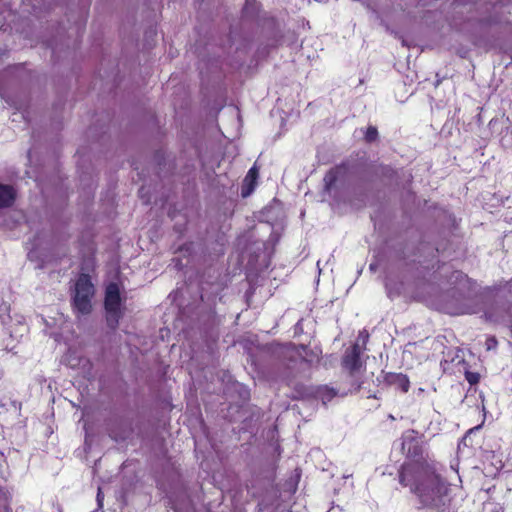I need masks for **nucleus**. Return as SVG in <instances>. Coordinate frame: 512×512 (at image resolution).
Segmentation results:
<instances>
[{"label":"nucleus","mask_w":512,"mask_h":512,"mask_svg":"<svg viewBox=\"0 0 512 512\" xmlns=\"http://www.w3.org/2000/svg\"><path fill=\"white\" fill-rule=\"evenodd\" d=\"M320 390L325 391V395L324 396L328 400L332 399L336 395L335 390L333 388H328L327 386L320 388Z\"/></svg>","instance_id":"14"},{"label":"nucleus","mask_w":512,"mask_h":512,"mask_svg":"<svg viewBox=\"0 0 512 512\" xmlns=\"http://www.w3.org/2000/svg\"><path fill=\"white\" fill-rule=\"evenodd\" d=\"M287 385L289 387H292L295 392V394L293 395V399H303V398L309 396V394H310L309 388L307 386H305L304 384L296 383L294 385L292 381H289L287 383Z\"/></svg>","instance_id":"9"},{"label":"nucleus","mask_w":512,"mask_h":512,"mask_svg":"<svg viewBox=\"0 0 512 512\" xmlns=\"http://www.w3.org/2000/svg\"><path fill=\"white\" fill-rule=\"evenodd\" d=\"M290 348L293 353H295L297 355H301V351H305L307 349V346L303 345V344H300V345L291 344Z\"/></svg>","instance_id":"13"},{"label":"nucleus","mask_w":512,"mask_h":512,"mask_svg":"<svg viewBox=\"0 0 512 512\" xmlns=\"http://www.w3.org/2000/svg\"><path fill=\"white\" fill-rule=\"evenodd\" d=\"M103 499H104V496L102 494L101 489L99 488L98 493H97V503H98V506L100 509L103 507Z\"/></svg>","instance_id":"18"},{"label":"nucleus","mask_w":512,"mask_h":512,"mask_svg":"<svg viewBox=\"0 0 512 512\" xmlns=\"http://www.w3.org/2000/svg\"><path fill=\"white\" fill-rule=\"evenodd\" d=\"M402 450L408 459L398 470V480L408 487L423 508L439 509L446 505L449 486L432 463L422 458L423 446L415 436L403 439Z\"/></svg>","instance_id":"1"},{"label":"nucleus","mask_w":512,"mask_h":512,"mask_svg":"<svg viewBox=\"0 0 512 512\" xmlns=\"http://www.w3.org/2000/svg\"><path fill=\"white\" fill-rule=\"evenodd\" d=\"M349 163L344 161L327 171L324 176V186L327 191H330L339 180V178L344 177L349 171Z\"/></svg>","instance_id":"5"},{"label":"nucleus","mask_w":512,"mask_h":512,"mask_svg":"<svg viewBox=\"0 0 512 512\" xmlns=\"http://www.w3.org/2000/svg\"><path fill=\"white\" fill-rule=\"evenodd\" d=\"M258 5L257 0H246L243 8V12L246 13L250 7H256Z\"/></svg>","instance_id":"15"},{"label":"nucleus","mask_w":512,"mask_h":512,"mask_svg":"<svg viewBox=\"0 0 512 512\" xmlns=\"http://www.w3.org/2000/svg\"><path fill=\"white\" fill-rule=\"evenodd\" d=\"M15 200V191L12 186L0 184V208L9 207Z\"/></svg>","instance_id":"8"},{"label":"nucleus","mask_w":512,"mask_h":512,"mask_svg":"<svg viewBox=\"0 0 512 512\" xmlns=\"http://www.w3.org/2000/svg\"><path fill=\"white\" fill-rule=\"evenodd\" d=\"M104 309L106 313V323L112 330H116L119 322L124 315L122 309V298L119 285L111 282L106 286L104 296Z\"/></svg>","instance_id":"3"},{"label":"nucleus","mask_w":512,"mask_h":512,"mask_svg":"<svg viewBox=\"0 0 512 512\" xmlns=\"http://www.w3.org/2000/svg\"><path fill=\"white\" fill-rule=\"evenodd\" d=\"M465 379L471 386H473V385L478 384V382L480 380V375L476 372L466 371Z\"/></svg>","instance_id":"12"},{"label":"nucleus","mask_w":512,"mask_h":512,"mask_svg":"<svg viewBox=\"0 0 512 512\" xmlns=\"http://www.w3.org/2000/svg\"><path fill=\"white\" fill-rule=\"evenodd\" d=\"M143 190H144V188H143V187H142V188H140V190H139L140 197H143V196H142V192H143Z\"/></svg>","instance_id":"20"},{"label":"nucleus","mask_w":512,"mask_h":512,"mask_svg":"<svg viewBox=\"0 0 512 512\" xmlns=\"http://www.w3.org/2000/svg\"><path fill=\"white\" fill-rule=\"evenodd\" d=\"M379 137L378 130L375 126H368L364 135V140L366 143H373Z\"/></svg>","instance_id":"10"},{"label":"nucleus","mask_w":512,"mask_h":512,"mask_svg":"<svg viewBox=\"0 0 512 512\" xmlns=\"http://www.w3.org/2000/svg\"><path fill=\"white\" fill-rule=\"evenodd\" d=\"M175 262V266L178 268V269H182V262L180 259H174L173 260Z\"/></svg>","instance_id":"19"},{"label":"nucleus","mask_w":512,"mask_h":512,"mask_svg":"<svg viewBox=\"0 0 512 512\" xmlns=\"http://www.w3.org/2000/svg\"><path fill=\"white\" fill-rule=\"evenodd\" d=\"M258 177H259V170L254 165L248 170V172L245 176L244 185L242 188V196L243 197L250 195L254 191Z\"/></svg>","instance_id":"7"},{"label":"nucleus","mask_w":512,"mask_h":512,"mask_svg":"<svg viewBox=\"0 0 512 512\" xmlns=\"http://www.w3.org/2000/svg\"><path fill=\"white\" fill-rule=\"evenodd\" d=\"M95 295V287L88 274L81 273L75 283L72 296L73 310L80 315H88L92 311V298Z\"/></svg>","instance_id":"2"},{"label":"nucleus","mask_w":512,"mask_h":512,"mask_svg":"<svg viewBox=\"0 0 512 512\" xmlns=\"http://www.w3.org/2000/svg\"><path fill=\"white\" fill-rule=\"evenodd\" d=\"M363 349L359 343H354L350 349H347L342 357L341 365L350 376H354L363 367L361 355Z\"/></svg>","instance_id":"4"},{"label":"nucleus","mask_w":512,"mask_h":512,"mask_svg":"<svg viewBox=\"0 0 512 512\" xmlns=\"http://www.w3.org/2000/svg\"><path fill=\"white\" fill-rule=\"evenodd\" d=\"M468 276L462 271L455 270L451 273L449 281H453V283H461L463 281H467Z\"/></svg>","instance_id":"11"},{"label":"nucleus","mask_w":512,"mask_h":512,"mask_svg":"<svg viewBox=\"0 0 512 512\" xmlns=\"http://www.w3.org/2000/svg\"><path fill=\"white\" fill-rule=\"evenodd\" d=\"M179 251H181V252L185 251L186 253L191 254L192 244L187 243V244L182 245L181 247H179Z\"/></svg>","instance_id":"17"},{"label":"nucleus","mask_w":512,"mask_h":512,"mask_svg":"<svg viewBox=\"0 0 512 512\" xmlns=\"http://www.w3.org/2000/svg\"><path fill=\"white\" fill-rule=\"evenodd\" d=\"M2 376H3V370L0 369V378H2Z\"/></svg>","instance_id":"21"},{"label":"nucleus","mask_w":512,"mask_h":512,"mask_svg":"<svg viewBox=\"0 0 512 512\" xmlns=\"http://www.w3.org/2000/svg\"><path fill=\"white\" fill-rule=\"evenodd\" d=\"M384 383L388 386L395 387L402 393H407L410 389V380L403 373L388 372L384 375Z\"/></svg>","instance_id":"6"},{"label":"nucleus","mask_w":512,"mask_h":512,"mask_svg":"<svg viewBox=\"0 0 512 512\" xmlns=\"http://www.w3.org/2000/svg\"><path fill=\"white\" fill-rule=\"evenodd\" d=\"M487 349L490 350L492 348H495L497 346V340L495 337H490L486 341Z\"/></svg>","instance_id":"16"}]
</instances>
